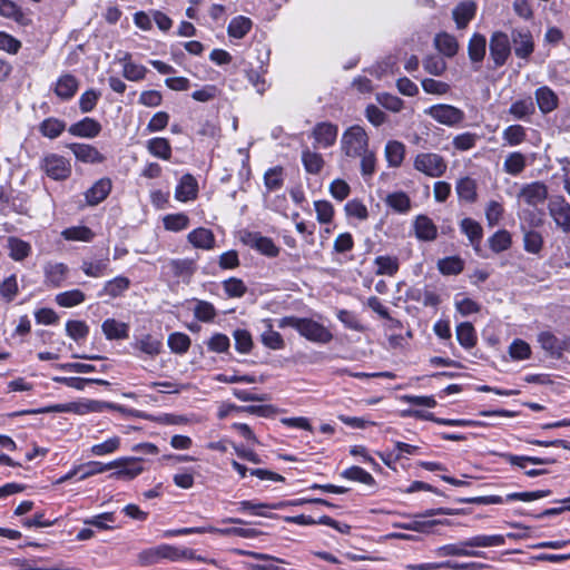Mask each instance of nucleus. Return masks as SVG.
<instances>
[{
	"mask_svg": "<svg viewBox=\"0 0 570 570\" xmlns=\"http://www.w3.org/2000/svg\"><path fill=\"white\" fill-rule=\"evenodd\" d=\"M100 130V124L89 117H86L69 127V132L71 135L85 138H94L99 135Z\"/></svg>",
	"mask_w": 570,
	"mask_h": 570,
	"instance_id": "nucleus-21",
	"label": "nucleus"
},
{
	"mask_svg": "<svg viewBox=\"0 0 570 570\" xmlns=\"http://www.w3.org/2000/svg\"><path fill=\"white\" fill-rule=\"evenodd\" d=\"M165 268L168 269L173 277L181 279L184 283H189L196 272V263L189 258H176L168 261Z\"/></svg>",
	"mask_w": 570,
	"mask_h": 570,
	"instance_id": "nucleus-10",
	"label": "nucleus"
},
{
	"mask_svg": "<svg viewBox=\"0 0 570 570\" xmlns=\"http://www.w3.org/2000/svg\"><path fill=\"white\" fill-rule=\"evenodd\" d=\"M109 267V259H99L97 262L83 261L81 271L89 277H102L107 274Z\"/></svg>",
	"mask_w": 570,
	"mask_h": 570,
	"instance_id": "nucleus-48",
	"label": "nucleus"
},
{
	"mask_svg": "<svg viewBox=\"0 0 570 570\" xmlns=\"http://www.w3.org/2000/svg\"><path fill=\"white\" fill-rule=\"evenodd\" d=\"M510 52L511 45L509 38H491L490 56L494 61V67L504 65Z\"/></svg>",
	"mask_w": 570,
	"mask_h": 570,
	"instance_id": "nucleus-18",
	"label": "nucleus"
},
{
	"mask_svg": "<svg viewBox=\"0 0 570 570\" xmlns=\"http://www.w3.org/2000/svg\"><path fill=\"white\" fill-rule=\"evenodd\" d=\"M302 163L305 170L311 175H318L325 165L323 156L309 148L303 149Z\"/></svg>",
	"mask_w": 570,
	"mask_h": 570,
	"instance_id": "nucleus-25",
	"label": "nucleus"
},
{
	"mask_svg": "<svg viewBox=\"0 0 570 570\" xmlns=\"http://www.w3.org/2000/svg\"><path fill=\"white\" fill-rule=\"evenodd\" d=\"M217 312L214 305L207 301H196V305L194 307V316L205 323H210L216 317Z\"/></svg>",
	"mask_w": 570,
	"mask_h": 570,
	"instance_id": "nucleus-49",
	"label": "nucleus"
},
{
	"mask_svg": "<svg viewBox=\"0 0 570 570\" xmlns=\"http://www.w3.org/2000/svg\"><path fill=\"white\" fill-rule=\"evenodd\" d=\"M519 199H522L529 206H538L543 204L548 197V187L541 181H533L524 185L519 195Z\"/></svg>",
	"mask_w": 570,
	"mask_h": 570,
	"instance_id": "nucleus-9",
	"label": "nucleus"
},
{
	"mask_svg": "<svg viewBox=\"0 0 570 570\" xmlns=\"http://www.w3.org/2000/svg\"><path fill=\"white\" fill-rule=\"evenodd\" d=\"M478 139L479 137L476 134L466 131L456 135L453 138L452 144L456 150L466 151L472 149L476 145Z\"/></svg>",
	"mask_w": 570,
	"mask_h": 570,
	"instance_id": "nucleus-64",
	"label": "nucleus"
},
{
	"mask_svg": "<svg viewBox=\"0 0 570 570\" xmlns=\"http://www.w3.org/2000/svg\"><path fill=\"white\" fill-rule=\"evenodd\" d=\"M302 503H303V501L296 500V501H279V502H275V503H263V502L255 503L253 501H242L238 504H239L240 511H252L256 515L272 518L273 515L267 514L264 511L265 509L279 510V509H284L286 507L298 505Z\"/></svg>",
	"mask_w": 570,
	"mask_h": 570,
	"instance_id": "nucleus-11",
	"label": "nucleus"
},
{
	"mask_svg": "<svg viewBox=\"0 0 570 570\" xmlns=\"http://www.w3.org/2000/svg\"><path fill=\"white\" fill-rule=\"evenodd\" d=\"M405 146L397 141L391 140L385 146V157L390 167H399L404 160Z\"/></svg>",
	"mask_w": 570,
	"mask_h": 570,
	"instance_id": "nucleus-34",
	"label": "nucleus"
},
{
	"mask_svg": "<svg viewBox=\"0 0 570 570\" xmlns=\"http://www.w3.org/2000/svg\"><path fill=\"white\" fill-rule=\"evenodd\" d=\"M468 547L460 544H445L440 547L436 552L439 556L448 557V556H465V557H481L482 553L480 551L468 550Z\"/></svg>",
	"mask_w": 570,
	"mask_h": 570,
	"instance_id": "nucleus-56",
	"label": "nucleus"
},
{
	"mask_svg": "<svg viewBox=\"0 0 570 570\" xmlns=\"http://www.w3.org/2000/svg\"><path fill=\"white\" fill-rule=\"evenodd\" d=\"M102 332L108 340H124L129 336V326L115 318H107L101 325Z\"/></svg>",
	"mask_w": 570,
	"mask_h": 570,
	"instance_id": "nucleus-24",
	"label": "nucleus"
},
{
	"mask_svg": "<svg viewBox=\"0 0 570 570\" xmlns=\"http://www.w3.org/2000/svg\"><path fill=\"white\" fill-rule=\"evenodd\" d=\"M341 475L344 479H347V480H351V481L361 482V483L366 484V485H374L375 484L374 478L367 471H365L364 469H362L360 466H356V465L355 466H351V468L344 470L341 473Z\"/></svg>",
	"mask_w": 570,
	"mask_h": 570,
	"instance_id": "nucleus-50",
	"label": "nucleus"
},
{
	"mask_svg": "<svg viewBox=\"0 0 570 570\" xmlns=\"http://www.w3.org/2000/svg\"><path fill=\"white\" fill-rule=\"evenodd\" d=\"M389 207L397 213H407L411 208V199L404 191L389 194L385 198Z\"/></svg>",
	"mask_w": 570,
	"mask_h": 570,
	"instance_id": "nucleus-43",
	"label": "nucleus"
},
{
	"mask_svg": "<svg viewBox=\"0 0 570 570\" xmlns=\"http://www.w3.org/2000/svg\"><path fill=\"white\" fill-rule=\"evenodd\" d=\"M279 326L292 327L303 337L314 343L327 344L333 340V334L330 330L312 318L286 316L281 320Z\"/></svg>",
	"mask_w": 570,
	"mask_h": 570,
	"instance_id": "nucleus-1",
	"label": "nucleus"
},
{
	"mask_svg": "<svg viewBox=\"0 0 570 570\" xmlns=\"http://www.w3.org/2000/svg\"><path fill=\"white\" fill-rule=\"evenodd\" d=\"M475 4L472 1L462 2L453 9V19L458 29H463L474 17Z\"/></svg>",
	"mask_w": 570,
	"mask_h": 570,
	"instance_id": "nucleus-31",
	"label": "nucleus"
},
{
	"mask_svg": "<svg viewBox=\"0 0 570 570\" xmlns=\"http://www.w3.org/2000/svg\"><path fill=\"white\" fill-rule=\"evenodd\" d=\"M533 112L534 104L530 97L514 101L509 108V114L519 120L530 117Z\"/></svg>",
	"mask_w": 570,
	"mask_h": 570,
	"instance_id": "nucleus-40",
	"label": "nucleus"
},
{
	"mask_svg": "<svg viewBox=\"0 0 570 570\" xmlns=\"http://www.w3.org/2000/svg\"><path fill=\"white\" fill-rule=\"evenodd\" d=\"M78 87V79L70 73H65L58 78L55 86V94L62 100H69L75 96Z\"/></svg>",
	"mask_w": 570,
	"mask_h": 570,
	"instance_id": "nucleus-19",
	"label": "nucleus"
},
{
	"mask_svg": "<svg viewBox=\"0 0 570 570\" xmlns=\"http://www.w3.org/2000/svg\"><path fill=\"white\" fill-rule=\"evenodd\" d=\"M197 191L198 186L196 179L190 174H186L181 177L176 187L175 197L180 202H188L196 198Z\"/></svg>",
	"mask_w": 570,
	"mask_h": 570,
	"instance_id": "nucleus-22",
	"label": "nucleus"
},
{
	"mask_svg": "<svg viewBox=\"0 0 570 570\" xmlns=\"http://www.w3.org/2000/svg\"><path fill=\"white\" fill-rule=\"evenodd\" d=\"M501 458L508 461L512 465H517L521 469L525 468V463L530 462L532 464H551L554 460L549 458H538V456H520L510 453H501Z\"/></svg>",
	"mask_w": 570,
	"mask_h": 570,
	"instance_id": "nucleus-47",
	"label": "nucleus"
},
{
	"mask_svg": "<svg viewBox=\"0 0 570 570\" xmlns=\"http://www.w3.org/2000/svg\"><path fill=\"white\" fill-rule=\"evenodd\" d=\"M146 148L148 153L157 158L169 160L171 158V146L168 139L164 137H155L147 141Z\"/></svg>",
	"mask_w": 570,
	"mask_h": 570,
	"instance_id": "nucleus-26",
	"label": "nucleus"
},
{
	"mask_svg": "<svg viewBox=\"0 0 570 570\" xmlns=\"http://www.w3.org/2000/svg\"><path fill=\"white\" fill-rule=\"evenodd\" d=\"M168 346L171 352L177 354L186 353L190 347V338L188 335L176 332L168 336Z\"/></svg>",
	"mask_w": 570,
	"mask_h": 570,
	"instance_id": "nucleus-57",
	"label": "nucleus"
},
{
	"mask_svg": "<svg viewBox=\"0 0 570 570\" xmlns=\"http://www.w3.org/2000/svg\"><path fill=\"white\" fill-rule=\"evenodd\" d=\"M130 287V279L126 276H117L107 281L99 293V296H110L112 298L121 296Z\"/></svg>",
	"mask_w": 570,
	"mask_h": 570,
	"instance_id": "nucleus-30",
	"label": "nucleus"
},
{
	"mask_svg": "<svg viewBox=\"0 0 570 570\" xmlns=\"http://www.w3.org/2000/svg\"><path fill=\"white\" fill-rule=\"evenodd\" d=\"M111 180L101 178L97 180L85 194L86 200L90 206L98 205L107 198L111 190Z\"/></svg>",
	"mask_w": 570,
	"mask_h": 570,
	"instance_id": "nucleus-16",
	"label": "nucleus"
},
{
	"mask_svg": "<svg viewBox=\"0 0 570 570\" xmlns=\"http://www.w3.org/2000/svg\"><path fill=\"white\" fill-rule=\"evenodd\" d=\"M189 225V218L187 215L180 214H170L164 218V226L167 230L171 232H180L186 229Z\"/></svg>",
	"mask_w": 570,
	"mask_h": 570,
	"instance_id": "nucleus-61",
	"label": "nucleus"
},
{
	"mask_svg": "<svg viewBox=\"0 0 570 570\" xmlns=\"http://www.w3.org/2000/svg\"><path fill=\"white\" fill-rule=\"evenodd\" d=\"M455 190L461 200L466 203L476 200V183L471 177L461 178L455 186Z\"/></svg>",
	"mask_w": 570,
	"mask_h": 570,
	"instance_id": "nucleus-33",
	"label": "nucleus"
},
{
	"mask_svg": "<svg viewBox=\"0 0 570 570\" xmlns=\"http://www.w3.org/2000/svg\"><path fill=\"white\" fill-rule=\"evenodd\" d=\"M55 301L59 306L70 308L83 303L86 301V294L75 288L57 294Z\"/></svg>",
	"mask_w": 570,
	"mask_h": 570,
	"instance_id": "nucleus-38",
	"label": "nucleus"
},
{
	"mask_svg": "<svg viewBox=\"0 0 570 570\" xmlns=\"http://www.w3.org/2000/svg\"><path fill=\"white\" fill-rule=\"evenodd\" d=\"M225 294L230 298H240L247 292V286L240 278L230 277L223 282Z\"/></svg>",
	"mask_w": 570,
	"mask_h": 570,
	"instance_id": "nucleus-53",
	"label": "nucleus"
},
{
	"mask_svg": "<svg viewBox=\"0 0 570 570\" xmlns=\"http://www.w3.org/2000/svg\"><path fill=\"white\" fill-rule=\"evenodd\" d=\"M413 167L428 177L438 178L445 174L448 163L444 157L439 154L420 153L414 157Z\"/></svg>",
	"mask_w": 570,
	"mask_h": 570,
	"instance_id": "nucleus-3",
	"label": "nucleus"
},
{
	"mask_svg": "<svg viewBox=\"0 0 570 570\" xmlns=\"http://www.w3.org/2000/svg\"><path fill=\"white\" fill-rule=\"evenodd\" d=\"M538 342L542 350L551 356L560 358L562 356L561 340L549 331L541 332L538 335Z\"/></svg>",
	"mask_w": 570,
	"mask_h": 570,
	"instance_id": "nucleus-28",
	"label": "nucleus"
},
{
	"mask_svg": "<svg viewBox=\"0 0 570 570\" xmlns=\"http://www.w3.org/2000/svg\"><path fill=\"white\" fill-rule=\"evenodd\" d=\"M502 138L509 146H518L525 141L527 131L521 125L508 126L503 132Z\"/></svg>",
	"mask_w": 570,
	"mask_h": 570,
	"instance_id": "nucleus-46",
	"label": "nucleus"
},
{
	"mask_svg": "<svg viewBox=\"0 0 570 570\" xmlns=\"http://www.w3.org/2000/svg\"><path fill=\"white\" fill-rule=\"evenodd\" d=\"M511 235L505 229L495 232L489 238V246L494 253H501L507 250L511 246Z\"/></svg>",
	"mask_w": 570,
	"mask_h": 570,
	"instance_id": "nucleus-51",
	"label": "nucleus"
},
{
	"mask_svg": "<svg viewBox=\"0 0 570 570\" xmlns=\"http://www.w3.org/2000/svg\"><path fill=\"white\" fill-rule=\"evenodd\" d=\"M527 166L525 156L519 151L510 153L503 163V170L512 176L521 174Z\"/></svg>",
	"mask_w": 570,
	"mask_h": 570,
	"instance_id": "nucleus-36",
	"label": "nucleus"
},
{
	"mask_svg": "<svg viewBox=\"0 0 570 570\" xmlns=\"http://www.w3.org/2000/svg\"><path fill=\"white\" fill-rule=\"evenodd\" d=\"M121 60L124 61L122 76L127 80L139 81L145 78L147 72L146 67L131 62L128 55H125Z\"/></svg>",
	"mask_w": 570,
	"mask_h": 570,
	"instance_id": "nucleus-45",
	"label": "nucleus"
},
{
	"mask_svg": "<svg viewBox=\"0 0 570 570\" xmlns=\"http://www.w3.org/2000/svg\"><path fill=\"white\" fill-rule=\"evenodd\" d=\"M235 348L242 354H248L253 347L252 335L247 330L238 328L233 333Z\"/></svg>",
	"mask_w": 570,
	"mask_h": 570,
	"instance_id": "nucleus-58",
	"label": "nucleus"
},
{
	"mask_svg": "<svg viewBox=\"0 0 570 570\" xmlns=\"http://www.w3.org/2000/svg\"><path fill=\"white\" fill-rule=\"evenodd\" d=\"M535 99L539 106V109L543 114H548L557 108L558 97L557 95L548 87H541L535 91Z\"/></svg>",
	"mask_w": 570,
	"mask_h": 570,
	"instance_id": "nucleus-32",
	"label": "nucleus"
},
{
	"mask_svg": "<svg viewBox=\"0 0 570 570\" xmlns=\"http://www.w3.org/2000/svg\"><path fill=\"white\" fill-rule=\"evenodd\" d=\"M61 236L66 240L91 242L95 237V233L87 226H71L63 229Z\"/></svg>",
	"mask_w": 570,
	"mask_h": 570,
	"instance_id": "nucleus-39",
	"label": "nucleus"
},
{
	"mask_svg": "<svg viewBox=\"0 0 570 570\" xmlns=\"http://www.w3.org/2000/svg\"><path fill=\"white\" fill-rule=\"evenodd\" d=\"M41 169L55 180H65L71 175L69 160L57 154L46 155L41 161Z\"/></svg>",
	"mask_w": 570,
	"mask_h": 570,
	"instance_id": "nucleus-5",
	"label": "nucleus"
},
{
	"mask_svg": "<svg viewBox=\"0 0 570 570\" xmlns=\"http://www.w3.org/2000/svg\"><path fill=\"white\" fill-rule=\"evenodd\" d=\"M414 232L416 238L424 242H432L438 236L436 225L425 215H419L415 218Z\"/></svg>",
	"mask_w": 570,
	"mask_h": 570,
	"instance_id": "nucleus-17",
	"label": "nucleus"
},
{
	"mask_svg": "<svg viewBox=\"0 0 570 570\" xmlns=\"http://www.w3.org/2000/svg\"><path fill=\"white\" fill-rule=\"evenodd\" d=\"M509 355L515 361L528 360L531 355V347L525 341L517 338L509 346Z\"/></svg>",
	"mask_w": 570,
	"mask_h": 570,
	"instance_id": "nucleus-60",
	"label": "nucleus"
},
{
	"mask_svg": "<svg viewBox=\"0 0 570 570\" xmlns=\"http://www.w3.org/2000/svg\"><path fill=\"white\" fill-rule=\"evenodd\" d=\"M253 247L268 257H276L279 253L278 247L271 238L261 235L254 236Z\"/></svg>",
	"mask_w": 570,
	"mask_h": 570,
	"instance_id": "nucleus-54",
	"label": "nucleus"
},
{
	"mask_svg": "<svg viewBox=\"0 0 570 570\" xmlns=\"http://www.w3.org/2000/svg\"><path fill=\"white\" fill-rule=\"evenodd\" d=\"M145 554L150 556L151 561H156L158 559H169L176 561L183 558H190L193 552L191 550L188 549L180 550L169 544H161L155 549L145 552Z\"/></svg>",
	"mask_w": 570,
	"mask_h": 570,
	"instance_id": "nucleus-13",
	"label": "nucleus"
},
{
	"mask_svg": "<svg viewBox=\"0 0 570 570\" xmlns=\"http://www.w3.org/2000/svg\"><path fill=\"white\" fill-rule=\"evenodd\" d=\"M73 153L75 157L82 163L99 164L105 160L102 154L98 149L88 144H70L68 146Z\"/></svg>",
	"mask_w": 570,
	"mask_h": 570,
	"instance_id": "nucleus-14",
	"label": "nucleus"
},
{
	"mask_svg": "<svg viewBox=\"0 0 570 570\" xmlns=\"http://www.w3.org/2000/svg\"><path fill=\"white\" fill-rule=\"evenodd\" d=\"M7 247L9 256L16 262H21L31 254V245L14 236L8 237Z\"/></svg>",
	"mask_w": 570,
	"mask_h": 570,
	"instance_id": "nucleus-27",
	"label": "nucleus"
},
{
	"mask_svg": "<svg viewBox=\"0 0 570 570\" xmlns=\"http://www.w3.org/2000/svg\"><path fill=\"white\" fill-rule=\"evenodd\" d=\"M376 101L385 109L392 112H400L404 107V101L389 92H381L376 95Z\"/></svg>",
	"mask_w": 570,
	"mask_h": 570,
	"instance_id": "nucleus-59",
	"label": "nucleus"
},
{
	"mask_svg": "<svg viewBox=\"0 0 570 570\" xmlns=\"http://www.w3.org/2000/svg\"><path fill=\"white\" fill-rule=\"evenodd\" d=\"M374 264L376 265V275L393 276L399 271V259L393 256H377Z\"/></svg>",
	"mask_w": 570,
	"mask_h": 570,
	"instance_id": "nucleus-44",
	"label": "nucleus"
},
{
	"mask_svg": "<svg viewBox=\"0 0 570 570\" xmlns=\"http://www.w3.org/2000/svg\"><path fill=\"white\" fill-rule=\"evenodd\" d=\"M338 135V127L330 121L317 122L312 131L311 136L314 139L313 147L317 148H330L336 142Z\"/></svg>",
	"mask_w": 570,
	"mask_h": 570,
	"instance_id": "nucleus-8",
	"label": "nucleus"
},
{
	"mask_svg": "<svg viewBox=\"0 0 570 570\" xmlns=\"http://www.w3.org/2000/svg\"><path fill=\"white\" fill-rule=\"evenodd\" d=\"M131 345L135 350H138L149 357L157 356L161 352L163 347L161 341L150 334H144L139 337H136Z\"/></svg>",
	"mask_w": 570,
	"mask_h": 570,
	"instance_id": "nucleus-20",
	"label": "nucleus"
},
{
	"mask_svg": "<svg viewBox=\"0 0 570 570\" xmlns=\"http://www.w3.org/2000/svg\"><path fill=\"white\" fill-rule=\"evenodd\" d=\"M456 338L461 346L471 348L476 343L474 327L471 323L464 322L456 326Z\"/></svg>",
	"mask_w": 570,
	"mask_h": 570,
	"instance_id": "nucleus-42",
	"label": "nucleus"
},
{
	"mask_svg": "<svg viewBox=\"0 0 570 570\" xmlns=\"http://www.w3.org/2000/svg\"><path fill=\"white\" fill-rule=\"evenodd\" d=\"M111 463H116L114 466L116 469L109 478L116 480H132L144 472V460L137 456L121 458L112 461Z\"/></svg>",
	"mask_w": 570,
	"mask_h": 570,
	"instance_id": "nucleus-6",
	"label": "nucleus"
},
{
	"mask_svg": "<svg viewBox=\"0 0 570 570\" xmlns=\"http://www.w3.org/2000/svg\"><path fill=\"white\" fill-rule=\"evenodd\" d=\"M253 22L249 18L237 16L228 24V36H245L252 30Z\"/></svg>",
	"mask_w": 570,
	"mask_h": 570,
	"instance_id": "nucleus-55",
	"label": "nucleus"
},
{
	"mask_svg": "<svg viewBox=\"0 0 570 570\" xmlns=\"http://www.w3.org/2000/svg\"><path fill=\"white\" fill-rule=\"evenodd\" d=\"M524 249L531 254H538L543 246V238L539 232L528 230L523 236Z\"/></svg>",
	"mask_w": 570,
	"mask_h": 570,
	"instance_id": "nucleus-63",
	"label": "nucleus"
},
{
	"mask_svg": "<svg viewBox=\"0 0 570 570\" xmlns=\"http://www.w3.org/2000/svg\"><path fill=\"white\" fill-rule=\"evenodd\" d=\"M424 114L433 118L439 124L448 127H455L460 125L465 117L463 110L445 104L433 105L425 109Z\"/></svg>",
	"mask_w": 570,
	"mask_h": 570,
	"instance_id": "nucleus-4",
	"label": "nucleus"
},
{
	"mask_svg": "<svg viewBox=\"0 0 570 570\" xmlns=\"http://www.w3.org/2000/svg\"><path fill=\"white\" fill-rule=\"evenodd\" d=\"M187 238L196 248L212 249L215 245V236L213 232L204 227L191 230Z\"/></svg>",
	"mask_w": 570,
	"mask_h": 570,
	"instance_id": "nucleus-23",
	"label": "nucleus"
},
{
	"mask_svg": "<svg viewBox=\"0 0 570 570\" xmlns=\"http://www.w3.org/2000/svg\"><path fill=\"white\" fill-rule=\"evenodd\" d=\"M65 129L66 122L55 117H49L39 125V131L41 135L49 139L59 137Z\"/></svg>",
	"mask_w": 570,
	"mask_h": 570,
	"instance_id": "nucleus-37",
	"label": "nucleus"
},
{
	"mask_svg": "<svg viewBox=\"0 0 570 570\" xmlns=\"http://www.w3.org/2000/svg\"><path fill=\"white\" fill-rule=\"evenodd\" d=\"M548 210L556 226L563 233L570 234V204L564 199V197H552L549 200Z\"/></svg>",
	"mask_w": 570,
	"mask_h": 570,
	"instance_id": "nucleus-7",
	"label": "nucleus"
},
{
	"mask_svg": "<svg viewBox=\"0 0 570 570\" xmlns=\"http://www.w3.org/2000/svg\"><path fill=\"white\" fill-rule=\"evenodd\" d=\"M463 261L458 256L440 259L438 268L443 275H458L463 271Z\"/></svg>",
	"mask_w": 570,
	"mask_h": 570,
	"instance_id": "nucleus-52",
	"label": "nucleus"
},
{
	"mask_svg": "<svg viewBox=\"0 0 570 570\" xmlns=\"http://www.w3.org/2000/svg\"><path fill=\"white\" fill-rule=\"evenodd\" d=\"M504 542H505V540L502 534H492V535L481 534V535H475V537H472V538L463 541L462 546L470 547V548H474V547L487 548V547L503 546Z\"/></svg>",
	"mask_w": 570,
	"mask_h": 570,
	"instance_id": "nucleus-35",
	"label": "nucleus"
},
{
	"mask_svg": "<svg viewBox=\"0 0 570 570\" xmlns=\"http://www.w3.org/2000/svg\"><path fill=\"white\" fill-rule=\"evenodd\" d=\"M116 463H101L98 461H90L83 464L78 465V470H80L79 480H85L89 476L104 473L106 471L112 470Z\"/></svg>",
	"mask_w": 570,
	"mask_h": 570,
	"instance_id": "nucleus-41",
	"label": "nucleus"
},
{
	"mask_svg": "<svg viewBox=\"0 0 570 570\" xmlns=\"http://www.w3.org/2000/svg\"><path fill=\"white\" fill-rule=\"evenodd\" d=\"M461 232L469 238V242L476 253L481 250L483 228L481 224L472 218H463L460 222Z\"/></svg>",
	"mask_w": 570,
	"mask_h": 570,
	"instance_id": "nucleus-12",
	"label": "nucleus"
},
{
	"mask_svg": "<svg viewBox=\"0 0 570 570\" xmlns=\"http://www.w3.org/2000/svg\"><path fill=\"white\" fill-rule=\"evenodd\" d=\"M283 181V168L279 166L269 168L264 175L265 187L271 191L279 189Z\"/></svg>",
	"mask_w": 570,
	"mask_h": 570,
	"instance_id": "nucleus-62",
	"label": "nucleus"
},
{
	"mask_svg": "<svg viewBox=\"0 0 570 570\" xmlns=\"http://www.w3.org/2000/svg\"><path fill=\"white\" fill-rule=\"evenodd\" d=\"M69 268L63 263H48L43 267L45 282L52 287H60L67 278Z\"/></svg>",
	"mask_w": 570,
	"mask_h": 570,
	"instance_id": "nucleus-15",
	"label": "nucleus"
},
{
	"mask_svg": "<svg viewBox=\"0 0 570 570\" xmlns=\"http://www.w3.org/2000/svg\"><path fill=\"white\" fill-rule=\"evenodd\" d=\"M341 150L350 158H357L368 150V137L364 128L358 125L348 127L342 135Z\"/></svg>",
	"mask_w": 570,
	"mask_h": 570,
	"instance_id": "nucleus-2",
	"label": "nucleus"
},
{
	"mask_svg": "<svg viewBox=\"0 0 570 570\" xmlns=\"http://www.w3.org/2000/svg\"><path fill=\"white\" fill-rule=\"evenodd\" d=\"M265 330L261 334V342L271 350H282L285 342L282 335L274 331L271 320L263 321Z\"/></svg>",
	"mask_w": 570,
	"mask_h": 570,
	"instance_id": "nucleus-29",
	"label": "nucleus"
}]
</instances>
